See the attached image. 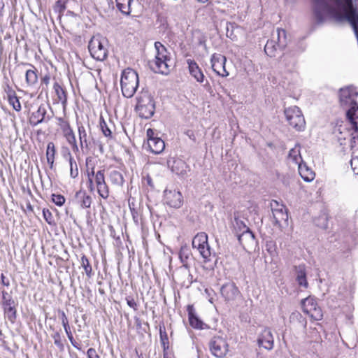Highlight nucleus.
<instances>
[{
    "label": "nucleus",
    "instance_id": "nucleus-1",
    "mask_svg": "<svg viewBox=\"0 0 358 358\" xmlns=\"http://www.w3.org/2000/svg\"><path fill=\"white\" fill-rule=\"evenodd\" d=\"M348 0H313L316 17L323 20V14L328 13L337 22H345L348 12Z\"/></svg>",
    "mask_w": 358,
    "mask_h": 358
},
{
    "label": "nucleus",
    "instance_id": "nucleus-2",
    "mask_svg": "<svg viewBox=\"0 0 358 358\" xmlns=\"http://www.w3.org/2000/svg\"><path fill=\"white\" fill-rule=\"evenodd\" d=\"M156 50L155 59L149 62L152 71L155 73L168 75L173 68L171 52L161 42L155 43Z\"/></svg>",
    "mask_w": 358,
    "mask_h": 358
},
{
    "label": "nucleus",
    "instance_id": "nucleus-3",
    "mask_svg": "<svg viewBox=\"0 0 358 358\" xmlns=\"http://www.w3.org/2000/svg\"><path fill=\"white\" fill-rule=\"evenodd\" d=\"M357 92L349 88L341 89L339 101L342 106H349L346 111V120L355 134H358V103L356 100Z\"/></svg>",
    "mask_w": 358,
    "mask_h": 358
},
{
    "label": "nucleus",
    "instance_id": "nucleus-4",
    "mask_svg": "<svg viewBox=\"0 0 358 358\" xmlns=\"http://www.w3.org/2000/svg\"><path fill=\"white\" fill-rule=\"evenodd\" d=\"M96 162L92 157H87L85 159L83 178L88 191L102 182L103 178L106 180L105 169L96 171Z\"/></svg>",
    "mask_w": 358,
    "mask_h": 358
},
{
    "label": "nucleus",
    "instance_id": "nucleus-5",
    "mask_svg": "<svg viewBox=\"0 0 358 358\" xmlns=\"http://www.w3.org/2000/svg\"><path fill=\"white\" fill-rule=\"evenodd\" d=\"M138 85L139 79L136 71L131 68L123 70L120 79L122 95L126 98H131L136 93Z\"/></svg>",
    "mask_w": 358,
    "mask_h": 358
},
{
    "label": "nucleus",
    "instance_id": "nucleus-6",
    "mask_svg": "<svg viewBox=\"0 0 358 358\" xmlns=\"http://www.w3.org/2000/svg\"><path fill=\"white\" fill-rule=\"evenodd\" d=\"M135 110L140 117L149 119L155 111V103L153 97L148 91L142 90L136 96Z\"/></svg>",
    "mask_w": 358,
    "mask_h": 358
},
{
    "label": "nucleus",
    "instance_id": "nucleus-7",
    "mask_svg": "<svg viewBox=\"0 0 358 358\" xmlns=\"http://www.w3.org/2000/svg\"><path fill=\"white\" fill-rule=\"evenodd\" d=\"M108 41L101 36H94L90 41L88 49L91 56L98 60L104 61L108 57Z\"/></svg>",
    "mask_w": 358,
    "mask_h": 358
},
{
    "label": "nucleus",
    "instance_id": "nucleus-8",
    "mask_svg": "<svg viewBox=\"0 0 358 358\" xmlns=\"http://www.w3.org/2000/svg\"><path fill=\"white\" fill-rule=\"evenodd\" d=\"M301 305L303 313L308 315L312 321H320L322 319V310L314 296H309L302 299Z\"/></svg>",
    "mask_w": 358,
    "mask_h": 358
},
{
    "label": "nucleus",
    "instance_id": "nucleus-9",
    "mask_svg": "<svg viewBox=\"0 0 358 358\" xmlns=\"http://www.w3.org/2000/svg\"><path fill=\"white\" fill-rule=\"evenodd\" d=\"M285 115L289 124L296 131L305 129L306 121L300 108L296 106L285 110Z\"/></svg>",
    "mask_w": 358,
    "mask_h": 358
},
{
    "label": "nucleus",
    "instance_id": "nucleus-10",
    "mask_svg": "<svg viewBox=\"0 0 358 358\" xmlns=\"http://www.w3.org/2000/svg\"><path fill=\"white\" fill-rule=\"evenodd\" d=\"M234 231L242 245L245 242H253L255 236L249 227L241 220L236 218L233 223Z\"/></svg>",
    "mask_w": 358,
    "mask_h": 358
},
{
    "label": "nucleus",
    "instance_id": "nucleus-11",
    "mask_svg": "<svg viewBox=\"0 0 358 358\" xmlns=\"http://www.w3.org/2000/svg\"><path fill=\"white\" fill-rule=\"evenodd\" d=\"M208 345L212 355L217 358H224L229 352V343L222 336H213Z\"/></svg>",
    "mask_w": 358,
    "mask_h": 358
},
{
    "label": "nucleus",
    "instance_id": "nucleus-12",
    "mask_svg": "<svg viewBox=\"0 0 358 358\" xmlns=\"http://www.w3.org/2000/svg\"><path fill=\"white\" fill-rule=\"evenodd\" d=\"M51 96L53 104L62 103L63 108H66L68 101V92L60 81H54Z\"/></svg>",
    "mask_w": 358,
    "mask_h": 358
},
{
    "label": "nucleus",
    "instance_id": "nucleus-13",
    "mask_svg": "<svg viewBox=\"0 0 358 358\" xmlns=\"http://www.w3.org/2000/svg\"><path fill=\"white\" fill-rule=\"evenodd\" d=\"M148 145L151 152L160 154L165 148L164 141L155 134V131L149 128L146 131Z\"/></svg>",
    "mask_w": 358,
    "mask_h": 358
},
{
    "label": "nucleus",
    "instance_id": "nucleus-14",
    "mask_svg": "<svg viewBox=\"0 0 358 358\" xmlns=\"http://www.w3.org/2000/svg\"><path fill=\"white\" fill-rule=\"evenodd\" d=\"M164 201L170 208H179L183 203V196L179 190L166 189L164 192Z\"/></svg>",
    "mask_w": 358,
    "mask_h": 358
},
{
    "label": "nucleus",
    "instance_id": "nucleus-15",
    "mask_svg": "<svg viewBox=\"0 0 358 358\" xmlns=\"http://www.w3.org/2000/svg\"><path fill=\"white\" fill-rule=\"evenodd\" d=\"M210 62L212 69L217 76L226 78L229 75L225 67L227 62L225 56L214 53L211 56Z\"/></svg>",
    "mask_w": 358,
    "mask_h": 358
},
{
    "label": "nucleus",
    "instance_id": "nucleus-16",
    "mask_svg": "<svg viewBox=\"0 0 358 358\" xmlns=\"http://www.w3.org/2000/svg\"><path fill=\"white\" fill-rule=\"evenodd\" d=\"M271 206L275 224L280 226L282 222L287 221L288 213L286 207L283 204L279 203L276 201H273Z\"/></svg>",
    "mask_w": 358,
    "mask_h": 358
},
{
    "label": "nucleus",
    "instance_id": "nucleus-17",
    "mask_svg": "<svg viewBox=\"0 0 358 358\" xmlns=\"http://www.w3.org/2000/svg\"><path fill=\"white\" fill-rule=\"evenodd\" d=\"M221 295L227 302L234 301L241 295L240 290L234 282L223 285L220 289Z\"/></svg>",
    "mask_w": 358,
    "mask_h": 358
},
{
    "label": "nucleus",
    "instance_id": "nucleus-18",
    "mask_svg": "<svg viewBox=\"0 0 358 358\" xmlns=\"http://www.w3.org/2000/svg\"><path fill=\"white\" fill-rule=\"evenodd\" d=\"M257 344L259 348L271 350L274 345L273 334L268 328H264L257 338Z\"/></svg>",
    "mask_w": 358,
    "mask_h": 358
},
{
    "label": "nucleus",
    "instance_id": "nucleus-19",
    "mask_svg": "<svg viewBox=\"0 0 358 358\" xmlns=\"http://www.w3.org/2000/svg\"><path fill=\"white\" fill-rule=\"evenodd\" d=\"M22 64L30 67L27 69L24 74L26 86L28 87H35L38 83V74L36 67L30 63H22Z\"/></svg>",
    "mask_w": 358,
    "mask_h": 358
},
{
    "label": "nucleus",
    "instance_id": "nucleus-20",
    "mask_svg": "<svg viewBox=\"0 0 358 358\" xmlns=\"http://www.w3.org/2000/svg\"><path fill=\"white\" fill-rule=\"evenodd\" d=\"M5 317L11 323L14 324L17 319V303L15 300H8L1 304Z\"/></svg>",
    "mask_w": 358,
    "mask_h": 358
},
{
    "label": "nucleus",
    "instance_id": "nucleus-21",
    "mask_svg": "<svg viewBox=\"0 0 358 358\" xmlns=\"http://www.w3.org/2000/svg\"><path fill=\"white\" fill-rule=\"evenodd\" d=\"M186 310L188 315V321L189 325L196 329H203L204 323L197 316L196 310L193 304H188L186 306Z\"/></svg>",
    "mask_w": 358,
    "mask_h": 358
},
{
    "label": "nucleus",
    "instance_id": "nucleus-22",
    "mask_svg": "<svg viewBox=\"0 0 358 358\" xmlns=\"http://www.w3.org/2000/svg\"><path fill=\"white\" fill-rule=\"evenodd\" d=\"M189 74L198 82L202 83L205 80V76L198 64L193 59L187 60Z\"/></svg>",
    "mask_w": 358,
    "mask_h": 358
},
{
    "label": "nucleus",
    "instance_id": "nucleus-23",
    "mask_svg": "<svg viewBox=\"0 0 358 358\" xmlns=\"http://www.w3.org/2000/svg\"><path fill=\"white\" fill-rule=\"evenodd\" d=\"M77 129L79 138L78 146L82 150H83L84 148L88 149L90 142L88 140V135L86 127L82 122H77Z\"/></svg>",
    "mask_w": 358,
    "mask_h": 358
},
{
    "label": "nucleus",
    "instance_id": "nucleus-24",
    "mask_svg": "<svg viewBox=\"0 0 358 358\" xmlns=\"http://www.w3.org/2000/svg\"><path fill=\"white\" fill-rule=\"evenodd\" d=\"M89 192L90 193L96 192L99 197L103 200H107L110 194L109 185L107 184L106 180L103 179L102 182L90 189Z\"/></svg>",
    "mask_w": 358,
    "mask_h": 358
},
{
    "label": "nucleus",
    "instance_id": "nucleus-25",
    "mask_svg": "<svg viewBox=\"0 0 358 358\" xmlns=\"http://www.w3.org/2000/svg\"><path fill=\"white\" fill-rule=\"evenodd\" d=\"M299 173L306 182L313 181L315 177V173L304 162L299 163L298 166Z\"/></svg>",
    "mask_w": 358,
    "mask_h": 358
},
{
    "label": "nucleus",
    "instance_id": "nucleus-26",
    "mask_svg": "<svg viewBox=\"0 0 358 358\" xmlns=\"http://www.w3.org/2000/svg\"><path fill=\"white\" fill-rule=\"evenodd\" d=\"M108 178L112 185L122 187L124 183L122 173L117 169H112L108 173Z\"/></svg>",
    "mask_w": 358,
    "mask_h": 358
},
{
    "label": "nucleus",
    "instance_id": "nucleus-27",
    "mask_svg": "<svg viewBox=\"0 0 358 358\" xmlns=\"http://www.w3.org/2000/svg\"><path fill=\"white\" fill-rule=\"evenodd\" d=\"M46 114V110L43 106H40L37 110L33 112L29 117V123L31 125L36 126L40 123H41Z\"/></svg>",
    "mask_w": 358,
    "mask_h": 358
},
{
    "label": "nucleus",
    "instance_id": "nucleus-28",
    "mask_svg": "<svg viewBox=\"0 0 358 358\" xmlns=\"http://www.w3.org/2000/svg\"><path fill=\"white\" fill-rule=\"evenodd\" d=\"M62 136L66 140V143L71 148V150L73 152V153L76 155L78 154L80 152V149L73 129H71L70 131H69L66 134H64Z\"/></svg>",
    "mask_w": 358,
    "mask_h": 358
},
{
    "label": "nucleus",
    "instance_id": "nucleus-29",
    "mask_svg": "<svg viewBox=\"0 0 358 358\" xmlns=\"http://www.w3.org/2000/svg\"><path fill=\"white\" fill-rule=\"evenodd\" d=\"M282 45H278V43L275 41V35H273V38L267 41L264 46V52L268 57H275L278 49Z\"/></svg>",
    "mask_w": 358,
    "mask_h": 358
},
{
    "label": "nucleus",
    "instance_id": "nucleus-30",
    "mask_svg": "<svg viewBox=\"0 0 358 358\" xmlns=\"http://www.w3.org/2000/svg\"><path fill=\"white\" fill-rule=\"evenodd\" d=\"M57 155V149L53 142H49L46 148V159L50 168L52 169L54 167L55 157Z\"/></svg>",
    "mask_w": 358,
    "mask_h": 358
},
{
    "label": "nucleus",
    "instance_id": "nucleus-31",
    "mask_svg": "<svg viewBox=\"0 0 358 358\" xmlns=\"http://www.w3.org/2000/svg\"><path fill=\"white\" fill-rule=\"evenodd\" d=\"M188 168L186 162L180 159H174L171 164V170L177 175H184Z\"/></svg>",
    "mask_w": 358,
    "mask_h": 358
},
{
    "label": "nucleus",
    "instance_id": "nucleus-32",
    "mask_svg": "<svg viewBox=\"0 0 358 358\" xmlns=\"http://www.w3.org/2000/svg\"><path fill=\"white\" fill-rule=\"evenodd\" d=\"M159 337L163 352L171 351L168 334L164 324H159Z\"/></svg>",
    "mask_w": 358,
    "mask_h": 358
},
{
    "label": "nucleus",
    "instance_id": "nucleus-33",
    "mask_svg": "<svg viewBox=\"0 0 358 358\" xmlns=\"http://www.w3.org/2000/svg\"><path fill=\"white\" fill-rule=\"evenodd\" d=\"M80 263L81 267L83 268L85 271L87 278L88 279H90L94 275V271L90 259L85 254L81 255Z\"/></svg>",
    "mask_w": 358,
    "mask_h": 358
},
{
    "label": "nucleus",
    "instance_id": "nucleus-34",
    "mask_svg": "<svg viewBox=\"0 0 358 358\" xmlns=\"http://www.w3.org/2000/svg\"><path fill=\"white\" fill-rule=\"evenodd\" d=\"M56 120H57V126L59 127V130L62 132V135L68 133L69 131H71V129H73L68 117H66L65 116L64 117H57Z\"/></svg>",
    "mask_w": 358,
    "mask_h": 358
},
{
    "label": "nucleus",
    "instance_id": "nucleus-35",
    "mask_svg": "<svg viewBox=\"0 0 358 358\" xmlns=\"http://www.w3.org/2000/svg\"><path fill=\"white\" fill-rule=\"evenodd\" d=\"M56 120H57V126L59 127V130L62 132V135L68 133L69 131H71V129H73L68 117H66L65 116L64 117H57Z\"/></svg>",
    "mask_w": 358,
    "mask_h": 358
},
{
    "label": "nucleus",
    "instance_id": "nucleus-36",
    "mask_svg": "<svg viewBox=\"0 0 358 358\" xmlns=\"http://www.w3.org/2000/svg\"><path fill=\"white\" fill-rule=\"evenodd\" d=\"M56 120H57V126L59 127V130L62 132V135L68 133L69 131H71V129H73L68 117H66L65 116L64 117H57Z\"/></svg>",
    "mask_w": 358,
    "mask_h": 358
},
{
    "label": "nucleus",
    "instance_id": "nucleus-37",
    "mask_svg": "<svg viewBox=\"0 0 358 358\" xmlns=\"http://www.w3.org/2000/svg\"><path fill=\"white\" fill-rule=\"evenodd\" d=\"M76 197L80 199V205L83 208H89L92 204V197L85 192L78 191L76 194Z\"/></svg>",
    "mask_w": 358,
    "mask_h": 358
},
{
    "label": "nucleus",
    "instance_id": "nucleus-38",
    "mask_svg": "<svg viewBox=\"0 0 358 358\" xmlns=\"http://www.w3.org/2000/svg\"><path fill=\"white\" fill-rule=\"evenodd\" d=\"M132 1L133 0H115L116 7L122 14L129 15L131 12Z\"/></svg>",
    "mask_w": 358,
    "mask_h": 358
},
{
    "label": "nucleus",
    "instance_id": "nucleus-39",
    "mask_svg": "<svg viewBox=\"0 0 358 358\" xmlns=\"http://www.w3.org/2000/svg\"><path fill=\"white\" fill-rule=\"evenodd\" d=\"M208 243V236L204 232L198 233L192 240V247L196 249H198Z\"/></svg>",
    "mask_w": 358,
    "mask_h": 358
},
{
    "label": "nucleus",
    "instance_id": "nucleus-40",
    "mask_svg": "<svg viewBox=\"0 0 358 358\" xmlns=\"http://www.w3.org/2000/svg\"><path fill=\"white\" fill-rule=\"evenodd\" d=\"M67 150V156L69 157V166H70V176L72 178H76L78 176L79 174V170L78 164L73 157L71 152L69 151V148H66Z\"/></svg>",
    "mask_w": 358,
    "mask_h": 358
},
{
    "label": "nucleus",
    "instance_id": "nucleus-41",
    "mask_svg": "<svg viewBox=\"0 0 358 358\" xmlns=\"http://www.w3.org/2000/svg\"><path fill=\"white\" fill-rule=\"evenodd\" d=\"M288 159L298 165L299 163L303 162L300 152V147L299 145H296L289 150Z\"/></svg>",
    "mask_w": 358,
    "mask_h": 358
},
{
    "label": "nucleus",
    "instance_id": "nucleus-42",
    "mask_svg": "<svg viewBox=\"0 0 358 358\" xmlns=\"http://www.w3.org/2000/svg\"><path fill=\"white\" fill-rule=\"evenodd\" d=\"M7 100L8 104L12 107V108L16 112H20L22 110V105L20 101V97L17 95L15 92L13 95L8 96L5 99Z\"/></svg>",
    "mask_w": 358,
    "mask_h": 358
},
{
    "label": "nucleus",
    "instance_id": "nucleus-43",
    "mask_svg": "<svg viewBox=\"0 0 358 358\" xmlns=\"http://www.w3.org/2000/svg\"><path fill=\"white\" fill-rule=\"evenodd\" d=\"M296 281L299 286L307 288L308 287V282L306 278V273L304 266H299L297 271Z\"/></svg>",
    "mask_w": 358,
    "mask_h": 358
},
{
    "label": "nucleus",
    "instance_id": "nucleus-44",
    "mask_svg": "<svg viewBox=\"0 0 358 358\" xmlns=\"http://www.w3.org/2000/svg\"><path fill=\"white\" fill-rule=\"evenodd\" d=\"M41 83L40 86L41 87V92L45 93L47 96L48 93V86L51 80V74L50 73H45L44 75L41 76Z\"/></svg>",
    "mask_w": 358,
    "mask_h": 358
},
{
    "label": "nucleus",
    "instance_id": "nucleus-45",
    "mask_svg": "<svg viewBox=\"0 0 358 358\" xmlns=\"http://www.w3.org/2000/svg\"><path fill=\"white\" fill-rule=\"evenodd\" d=\"M99 127L102 134L105 137H106L108 139H112L113 138V132L111 129L109 128L107 122H106L103 116H101L99 118Z\"/></svg>",
    "mask_w": 358,
    "mask_h": 358
},
{
    "label": "nucleus",
    "instance_id": "nucleus-46",
    "mask_svg": "<svg viewBox=\"0 0 358 358\" xmlns=\"http://www.w3.org/2000/svg\"><path fill=\"white\" fill-rule=\"evenodd\" d=\"M1 87L3 94V99H6L8 96L13 95L16 92L8 78H6V80L3 83Z\"/></svg>",
    "mask_w": 358,
    "mask_h": 358
},
{
    "label": "nucleus",
    "instance_id": "nucleus-47",
    "mask_svg": "<svg viewBox=\"0 0 358 358\" xmlns=\"http://www.w3.org/2000/svg\"><path fill=\"white\" fill-rule=\"evenodd\" d=\"M197 250L203 257L204 262H208L211 260V250L208 243L198 248Z\"/></svg>",
    "mask_w": 358,
    "mask_h": 358
},
{
    "label": "nucleus",
    "instance_id": "nucleus-48",
    "mask_svg": "<svg viewBox=\"0 0 358 358\" xmlns=\"http://www.w3.org/2000/svg\"><path fill=\"white\" fill-rule=\"evenodd\" d=\"M275 41L278 43V45L285 46L287 41V33L283 29L278 28L276 30V36H275Z\"/></svg>",
    "mask_w": 358,
    "mask_h": 358
},
{
    "label": "nucleus",
    "instance_id": "nucleus-49",
    "mask_svg": "<svg viewBox=\"0 0 358 358\" xmlns=\"http://www.w3.org/2000/svg\"><path fill=\"white\" fill-rule=\"evenodd\" d=\"M52 338L54 340L55 345L61 350H63L64 348V345L62 342L61 331H56L54 332L52 334Z\"/></svg>",
    "mask_w": 358,
    "mask_h": 358
},
{
    "label": "nucleus",
    "instance_id": "nucleus-50",
    "mask_svg": "<svg viewBox=\"0 0 358 358\" xmlns=\"http://www.w3.org/2000/svg\"><path fill=\"white\" fill-rule=\"evenodd\" d=\"M125 300L127 301V304L134 311H137L138 310L139 303L138 301V296L135 298L133 296H127L125 298Z\"/></svg>",
    "mask_w": 358,
    "mask_h": 358
},
{
    "label": "nucleus",
    "instance_id": "nucleus-51",
    "mask_svg": "<svg viewBox=\"0 0 358 358\" xmlns=\"http://www.w3.org/2000/svg\"><path fill=\"white\" fill-rule=\"evenodd\" d=\"M43 216L44 220L50 224L53 225L55 224L54 217L50 212V210L48 208H43Z\"/></svg>",
    "mask_w": 358,
    "mask_h": 358
},
{
    "label": "nucleus",
    "instance_id": "nucleus-52",
    "mask_svg": "<svg viewBox=\"0 0 358 358\" xmlns=\"http://www.w3.org/2000/svg\"><path fill=\"white\" fill-rule=\"evenodd\" d=\"M52 201L55 205L58 206H62L64 204L66 199L62 194H52Z\"/></svg>",
    "mask_w": 358,
    "mask_h": 358
},
{
    "label": "nucleus",
    "instance_id": "nucleus-53",
    "mask_svg": "<svg viewBox=\"0 0 358 358\" xmlns=\"http://www.w3.org/2000/svg\"><path fill=\"white\" fill-rule=\"evenodd\" d=\"M66 334L71 345L77 350H81V345L74 339L71 330L66 332Z\"/></svg>",
    "mask_w": 358,
    "mask_h": 358
},
{
    "label": "nucleus",
    "instance_id": "nucleus-54",
    "mask_svg": "<svg viewBox=\"0 0 358 358\" xmlns=\"http://www.w3.org/2000/svg\"><path fill=\"white\" fill-rule=\"evenodd\" d=\"M55 8L59 13H63L66 10V2L63 0L57 1Z\"/></svg>",
    "mask_w": 358,
    "mask_h": 358
},
{
    "label": "nucleus",
    "instance_id": "nucleus-55",
    "mask_svg": "<svg viewBox=\"0 0 358 358\" xmlns=\"http://www.w3.org/2000/svg\"><path fill=\"white\" fill-rule=\"evenodd\" d=\"M87 358H101V356L98 354L96 350L93 348H90L87 350Z\"/></svg>",
    "mask_w": 358,
    "mask_h": 358
},
{
    "label": "nucleus",
    "instance_id": "nucleus-56",
    "mask_svg": "<svg viewBox=\"0 0 358 358\" xmlns=\"http://www.w3.org/2000/svg\"><path fill=\"white\" fill-rule=\"evenodd\" d=\"M2 294V301L1 304L4 303L6 301H8V300H14L12 296L5 290L1 292Z\"/></svg>",
    "mask_w": 358,
    "mask_h": 358
},
{
    "label": "nucleus",
    "instance_id": "nucleus-57",
    "mask_svg": "<svg viewBox=\"0 0 358 358\" xmlns=\"http://www.w3.org/2000/svg\"><path fill=\"white\" fill-rule=\"evenodd\" d=\"M58 313L60 315V320H61L62 324L69 322V319L64 310H59Z\"/></svg>",
    "mask_w": 358,
    "mask_h": 358
},
{
    "label": "nucleus",
    "instance_id": "nucleus-58",
    "mask_svg": "<svg viewBox=\"0 0 358 358\" xmlns=\"http://www.w3.org/2000/svg\"><path fill=\"white\" fill-rule=\"evenodd\" d=\"M163 358H176V357L173 352L171 350L163 352Z\"/></svg>",
    "mask_w": 358,
    "mask_h": 358
},
{
    "label": "nucleus",
    "instance_id": "nucleus-59",
    "mask_svg": "<svg viewBox=\"0 0 358 358\" xmlns=\"http://www.w3.org/2000/svg\"><path fill=\"white\" fill-rule=\"evenodd\" d=\"M1 283L4 286L8 287L10 285L9 280L8 279H6V276L3 273H1Z\"/></svg>",
    "mask_w": 358,
    "mask_h": 358
},
{
    "label": "nucleus",
    "instance_id": "nucleus-60",
    "mask_svg": "<svg viewBox=\"0 0 358 358\" xmlns=\"http://www.w3.org/2000/svg\"><path fill=\"white\" fill-rule=\"evenodd\" d=\"M62 326L64 327V329L65 332H68L69 331L71 330L70 324H69V322H65V323H62Z\"/></svg>",
    "mask_w": 358,
    "mask_h": 358
},
{
    "label": "nucleus",
    "instance_id": "nucleus-61",
    "mask_svg": "<svg viewBox=\"0 0 358 358\" xmlns=\"http://www.w3.org/2000/svg\"><path fill=\"white\" fill-rule=\"evenodd\" d=\"M136 323L137 327H140L141 326V322L138 318L136 319Z\"/></svg>",
    "mask_w": 358,
    "mask_h": 358
},
{
    "label": "nucleus",
    "instance_id": "nucleus-62",
    "mask_svg": "<svg viewBox=\"0 0 358 358\" xmlns=\"http://www.w3.org/2000/svg\"><path fill=\"white\" fill-rule=\"evenodd\" d=\"M151 181H152L151 178L150 177H148V185H151Z\"/></svg>",
    "mask_w": 358,
    "mask_h": 358
},
{
    "label": "nucleus",
    "instance_id": "nucleus-63",
    "mask_svg": "<svg viewBox=\"0 0 358 358\" xmlns=\"http://www.w3.org/2000/svg\"><path fill=\"white\" fill-rule=\"evenodd\" d=\"M200 2H203V3H205L208 0H198Z\"/></svg>",
    "mask_w": 358,
    "mask_h": 358
}]
</instances>
